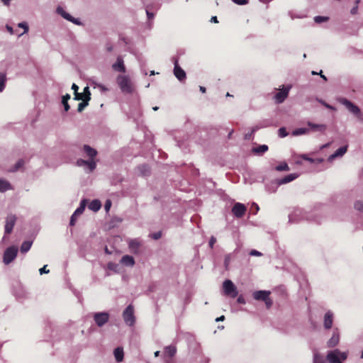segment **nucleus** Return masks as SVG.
Instances as JSON below:
<instances>
[{
	"label": "nucleus",
	"mask_w": 363,
	"mask_h": 363,
	"mask_svg": "<svg viewBox=\"0 0 363 363\" xmlns=\"http://www.w3.org/2000/svg\"><path fill=\"white\" fill-rule=\"evenodd\" d=\"M24 164V161L23 160H19L13 166V167L11 169L12 172H16Z\"/></svg>",
	"instance_id": "37998d69"
},
{
	"label": "nucleus",
	"mask_w": 363,
	"mask_h": 363,
	"mask_svg": "<svg viewBox=\"0 0 363 363\" xmlns=\"http://www.w3.org/2000/svg\"><path fill=\"white\" fill-rule=\"evenodd\" d=\"M94 88L99 89L101 92H105L108 90V89L105 86L104 84L97 83V82H93Z\"/></svg>",
	"instance_id": "ea45409f"
},
{
	"label": "nucleus",
	"mask_w": 363,
	"mask_h": 363,
	"mask_svg": "<svg viewBox=\"0 0 363 363\" xmlns=\"http://www.w3.org/2000/svg\"><path fill=\"white\" fill-rule=\"evenodd\" d=\"M6 80V74L4 73H0V92H2L5 88V82Z\"/></svg>",
	"instance_id": "e433bc0d"
},
{
	"label": "nucleus",
	"mask_w": 363,
	"mask_h": 363,
	"mask_svg": "<svg viewBox=\"0 0 363 363\" xmlns=\"http://www.w3.org/2000/svg\"><path fill=\"white\" fill-rule=\"evenodd\" d=\"M77 218V216L73 213L70 218V222H69L70 225H74Z\"/></svg>",
	"instance_id": "6e6d98bb"
},
{
	"label": "nucleus",
	"mask_w": 363,
	"mask_h": 363,
	"mask_svg": "<svg viewBox=\"0 0 363 363\" xmlns=\"http://www.w3.org/2000/svg\"><path fill=\"white\" fill-rule=\"evenodd\" d=\"M264 301L265 305H266L267 308H269L272 306V303H273V301L269 298V296H268V298L265 301Z\"/></svg>",
	"instance_id": "3c124183"
},
{
	"label": "nucleus",
	"mask_w": 363,
	"mask_h": 363,
	"mask_svg": "<svg viewBox=\"0 0 363 363\" xmlns=\"http://www.w3.org/2000/svg\"><path fill=\"white\" fill-rule=\"evenodd\" d=\"M216 242V238L214 236H211L209 240V247L212 249L215 242Z\"/></svg>",
	"instance_id": "5fc2aeb1"
},
{
	"label": "nucleus",
	"mask_w": 363,
	"mask_h": 363,
	"mask_svg": "<svg viewBox=\"0 0 363 363\" xmlns=\"http://www.w3.org/2000/svg\"><path fill=\"white\" fill-rule=\"evenodd\" d=\"M121 263L127 267H133L135 264L134 258L130 255H124L121 259Z\"/></svg>",
	"instance_id": "b1692460"
},
{
	"label": "nucleus",
	"mask_w": 363,
	"mask_h": 363,
	"mask_svg": "<svg viewBox=\"0 0 363 363\" xmlns=\"http://www.w3.org/2000/svg\"><path fill=\"white\" fill-rule=\"evenodd\" d=\"M347 352H341L338 349L330 350L326 355V359L329 363H342L347 358Z\"/></svg>",
	"instance_id": "f03ea898"
},
{
	"label": "nucleus",
	"mask_w": 363,
	"mask_h": 363,
	"mask_svg": "<svg viewBox=\"0 0 363 363\" xmlns=\"http://www.w3.org/2000/svg\"><path fill=\"white\" fill-rule=\"evenodd\" d=\"M33 244L32 241L26 240L24 241L21 246V252L26 253L31 247Z\"/></svg>",
	"instance_id": "2f4dec72"
},
{
	"label": "nucleus",
	"mask_w": 363,
	"mask_h": 363,
	"mask_svg": "<svg viewBox=\"0 0 363 363\" xmlns=\"http://www.w3.org/2000/svg\"><path fill=\"white\" fill-rule=\"evenodd\" d=\"M72 89L74 91V99L77 101H79L82 99V96L79 95V93L78 92L79 86L76 84H73L72 85Z\"/></svg>",
	"instance_id": "f704fd0d"
},
{
	"label": "nucleus",
	"mask_w": 363,
	"mask_h": 363,
	"mask_svg": "<svg viewBox=\"0 0 363 363\" xmlns=\"http://www.w3.org/2000/svg\"><path fill=\"white\" fill-rule=\"evenodd\" d=\"M298 176H299V174H296V173H292V174H288V175L285 176L284 177H283L282 179H279L277 181V184L279 185L287 184L289 182L294 181L296 178H298Z\"/></svg>",
	"instance_id": "4be33fe9"
},
{
	"label": "nucleus",
	"mask_w": 363,
	"mask_h": 363,
	"mask_svg": "<svg viewBox=\"0 0 363 363\" xmlns=\"http://www.w3.org/2000/svg\"><path fill=\"white\" fill-rule=\"evenodd\" d=\"M111 206V201L110 200H107L104 205V208H105L106 211L108 212L110 210Z\"/></svg>",
	"instance_id": "864d4df0"
},
{
	"label": "nucleus",
	"mask_w": 363,
	"mask_h": 363,
	"mask_svg": "<svg viewBox=\"0 0 363 363\" xmlns=\"http://www.w3.org/2000/svg\"><path fill=\"white\" fill-rule=\"evenodd\" d=\"M339 101L346 106L348 111L355 115L357 117L361 116V111L358 106L352 104L351 101L347 100V99L342 98L339 100Z\"/></svg>",
	"instance_id": "0eeeda50"
},
{
	"label": "nucleus",
	"mask_w": 363,
	"mask_h": 363,
	"mask_svg": "<svg viewBox=\"0 0 363 363\" xmlns=\"http://www.w3.org/2000/svg\"><path fill=\"white\" fill-rule=\"evenodd\" d=\"M56 13L61 16L63 18L67 21L72 22V23L81 26L82 23L79 19L72 17L69 13H67L62 6H59L56 9Z\"/></svg>",
	"instance_id": "423d86ee"
},
{
	"label": "nucleus",
	"mask_w": 363,
	"mask_h": 363,
	"mask_svg": "<svg viewBox=\"0 0 363 363\" xmlns=\"http://www.w3.org/2000/svg\"><path fill=\"white\" fill-rule=\"evenodd\" d=\"M116 82L123 93L130 94L133 91V84L129 77L119 75L116 79Z\"/></svg>",
	"instance_id": "f257e3e1"
},
{
	"label": "nucleus",
	"mask_w": 363,
	"mask_h": 363,
	"mask_svg": "<svg viewBox=\"0 0 363 363\" xmlns=\"http://www.w3.org/2000/svg\"><path fill=\"white\" fill-rule=\"evenodd\" d=\"M333 323V313L331 311H328L324 316V328L325 329H330Z\"/></svg>",
	"instance_id": "6ab92c4d"
},
{
	"label": "nucleus",
	"mask_w": 363,
	"mask_h": 363,
	"mask_svg": "<svg viewBox=\"0 0 363 363\" xmlns=\"http://www.w3.org/2000/svg\"><path fill=\"white\" fill-rule=\"evenodd\" d=\"M109 319V314L106 312L96 313L94 315V320L99 327L104 325Z\"/></svg>",
	"instance_id": "6e6552de"
},
{
	"label": "nucleus",
	"mask_w": 363,
	"mask_h": 363,
	"mask_svg": "<svg viewBox=\"0 0 363 363\" xmlns=\"http://www.w3.org/2000/svg\"><path fill=\"white\" fill-rule=\"evenodd\" d=\"M354 208L361 212H363V201H357L354 204Z\"/></svg>",
	"instance_id": "49530a36"
},
{
	"label": "nucleus",
	"mask_w": 363,
	"mask_h": 363,
	"mask_svg": "<svg viewBox=\"0 0 363 363\" xmlns=\"http://www.w3.org/2000/svg\"><path fill=\"white\" fill-rule=\"evenodd\" d=\"M76 163L79 167H86L88 169L89 172H93L96 167V163L94 160L89 159L88 160H84L82 159H79Z\"/></svg>",
	"instance_id": "9d476101"
},
{
	"label": "nucleus",
	"mask_w": 363,
	"mask_h": 363,
	"mask_svg": "<svg viewBox=\"0 0 363 363\" xmlns=\"http://www.w3.org/2000/svg\"><path fill=\"white\" fill-rule=\"evenodd\" d=\"M330 144H331V143H328L326 144H324L322 146H320V149L323 150L324 148H327V147H328L330 145Z\"/></svg>",
	"instance_id": "338daca9"
},
{
	"label": "nucleus",
	"mask_w": 363,
	"mask_h": 363,
	"mask_svg": "<svg viewBox=\"0 0 363 363\" xmlns=\"http://www.w3.org/2000/svg\"><path fill=\"white\" fill-rule=\"evenodd\" d=\"M113 69L118 72H125V67L124 65L123 60L121 57H118L116 63H114L112 66Z\"/></svg>",
	"instance_id": "5701e85b"
},
{
	"label": "nucleus",
	"mask_w": 363,
	"mask_h": 363,
	"mask_svg": "<svg viewBox=\"0 0 363 363\" xmlns=\"http://www.w3.org/2000/svg\"><path fill=\"white\" fill-rule=\"evenodd\" d=\"M233 1L238 5H244L247 4V0H233Z\"/></svg>",
	"instance_id": "13d9d810"
},
{
	"label": "nucleus",
	"mask_w": 363,
	"mask_h": 363,
	"mask_svg": "<svg viewBox=\"0 0 363 363\" xmlns=\"http://www.w3.org/2000/svg\"><path fill=\"white\" fill-rule=\"evenodd\" d=\"M83 150L90 160H94L97 155V151L88 145H84L83 146Z\"/></svg>",
	"instance_id": "393cba45"
},
{
	"label": "nucleus",
	"mask_w": 363,
	"mask_h": 363,
	"mask_svg": "<svg viewBox=\"0 0 363 363\" xmlns=\"http://www.w3.org/2000/svg\"><path fill=\"white\" fill-rule=\"evenodd\" d=\"M301 157L303 160H307V161H308L310 162H314L313 159L308 157L306 155H302Z\"/></svg>",
	"instance_id": "bf43d9fd"
},
{
	"label": "nucleus",
	"mask_w": 363,
	"mask_h": 363,
	"mask_svg": "<svg viewBox=\"0 0 363 363\" xmlns=\"http://www.w3.org/2000/svg\"><path fill=\"white\" fill-rule=\"evenodd\" d=\"M251 208L252 209L255 208V213H257L258 212L259 209L258 205L257 203H252Z\"/></svg>",
	"instance_id": "e2e57ef3"
},
{
	"label": "nucleus",
	"mask_w": 363,
	"mask_h": 363,
	"mask_svg": "<svg viewBox=\"0 0 363 363\" xmlns=\"http://www.w3.org/2000/svg\"><path fill=\"white\" fill-rule=\"evenodd\" d=\"M174 74L175 77L179 80L182 81L186 79L185 72L178 65L177 61L174 62Z\"/></svg>",
	"instance_id": "a211bd4d"
},
{
	"label": "nucleus",
	"mask_w": 363,
	"mask_h": 363,
	"mask_svg": "<svg viewBox=\"0 0 363 363\" xmlns=\"http://www.w3.org/2000/svg\"><path fill=\"white\" fill-rule=\"evenodd\" d=\"M246 211V207L244 204L240 203H236L233 208L232 212L234 214V216L237 218H241L244 216Z\"/></svg>",
	"instance_id": "f8f14e48"
},
{
	"label": "nucleus",
	"mask_w": 363,
	"mask_h": 363,
	"mask_svg": "<svg viewBox=\"0 0 363 363\" xmlns=\"http://www.w3.org/2000/svg\"><path fill=\"white\" fill-rule=\"evenodd\" d=\"M70 99V95L69 94H65L62 98V104L64 106V108L65 111H68L70 108V106L68 104V100Z\"/></svg>",
	"instance_id": "72a5a7b5"
},
{
	"label": "nucleus",
	"mask_w": 363,
	"mask_h": 363,
	"mask_svg": "<svg viewBox=\"0 0 363 363\" xmlns=\"http://www.w3.org/2000/svg\"><path fill=\"white\" fill-rule=\"evenodd\" d=\"M237 301H238V303H242V304H244L245 303V298L242 296H240L237 298Z\"/></svg>",
	"instance_id": "680f3d73"
},
{
	"label": "nucleus",
	"mask_w": 363,
	"mask_h": 363,
	"mask_svg": "<svg viewBox=\"0 0 363 363\" xmlns=\"http://www.w3.org/2000/svg\"><path fill=\"white\" fill-rule=\"evenodd\" d=\"M253 134H254V133H252L251 130L250 132L245 133L244 135L245 140H250L252 139Z\"/></svg>",
	"instance_id": "8fccbe9b"
},
{
	"label": "nucleus",
	"mask_w": 363,
	"mask_h": 363,
	"mask_svg": "<svg viewBox=\"0 0 363 363\" xmlns=\"http://www.w3.org/2000/svg\"><path fill=\"white\" fill-rule=\"evenodd\" d=\"M291 86L286 87L277 92L274 95V99L277 104H281L287 98Z\"/></svg>",
	"instance_id": "4468645a"
},
{
	"label": "nucleus",
	"mask_w": 363,
	"mask_h": 363,
	"mask_svg": "<svg viewBox=\"0 0 363 363\" xmlns=\"http://www.w3.org/2000/svg\"><path fill=\"white\" fill-rule=\"evenodd\" d=\"M146 13H147V18H148L149 19L152 18H153V16H154L153 13H150V12L149 11H147V10L146 11Z\"/></svg>",
	"instance_id": "69168bd1"
},
{
	"label": "nucleus",
	"mask_w": 363,
	"mask_h": 363,
	"mask_svg": "<svg viewBox=\"0 0 363 363\" xmlns=\"http://www.w3.org/2000/svg\"><path fill=\"white\" fill-rule=\"evenodd\" d=\"M268 126H269V123L267 121H263L260 122L259 124L252 127L250 130L255 133L256 131H257L260 128H266Z\"/></svg>",
	"instance_id": "7c9ffc66"
},
{
	"label": "nucleus",
	"mask_w": 363,
	"mask_h": 363,
	"mask_svg": "<svg viewBox=\"0 0 363 363\" xmlns=\"http://www.w3.org/2000/svg\"><path fill=\"white\" fill-rule=\"evenodd\" d=\"M123 318L125 323L129 325L133 326L135 324L134 308L132 305H129L123 313Z\"/></svg>",
	"instance_id": "39448f33"
},
{
	"label": "nucleus",
	"mask_w": 363,
	"mask_h": 363,
	"mask_svg": "<svg viewBox=\"0 0 363 363\" xmlns=\"http://www.w3.org/2000/svg\"><path fill=\"white\" fill-rule=\"evenodd\" d=\"M139 172H140L141 175L146 176L150 172L149 167L146 164L140 165L138 167Z\"/></svg>",
	"instance_id": "c9c22d12"
},
{
	"label": "nucleus",
	"mask_w": 363,
	"mask_h": 363,
	"mask_svg": "<svg viewBox=\"0 0 363 363\" xmlns=\"http://www.w3.org/2000/svg\"><path fill=\"white\" fill-rule=\"evenodd\" d=\"M309 133V129L306 128H299L297 129H295L292 132L293 136H298L304 134H307Z\"/></svg>",
	"instance_id": "473e14b6"
},
{
	"label": "nucleus",
	"mask_w": 363,
	"mask_h": 363,
	"mask_svg": "<svg viewBox=\"0 0 363 363\" xmlns=\"http://www.w3.org/2000/svg\"><path fill=\"white\" fill-rule=\"evenodd\" d=\"M357 9H358V8H357V6H355V7H354V8H352V9H351V13H352V14H355V13H357Z\"/></svg>",
	"instance_id": "774afa93"
},
{
	"label": "nucleus",
	"mask_w": 363,
	"mask_h": 363,
	"mask_svg": "<svg viewBox=\"0 0 363 363\" xmlns=\"http://www.w3.org/2000/svg\"><path fill=\"white\" fill-rule=\"evenodd\" d=\"M308 126L313 131H318L324 133L327 129V125L325 124H316L311 121L307 122Z\"/></svg>",
	"instance_id": "aec40b11"
},
{
	"label": "nucleus",
	"mask_w": 363,
	"mask_h": 363,
	"mask_svg": "<svg viewBox=\"0 0 363 363\" xmlns=\"http://www.w3.org/2000/svg\"><path fill=\"white\" fill-rule=\"evenodd\" d=\"M223 289L225 295L235 298L238 296V291L235 285L231 280L226 279L223 283Z\"/></svg>",
	"instance_id": "20e7f679"
},
{
	"label": "nucleus",
	"mask_w": 363,
	"mask_h": 363,
	"mask_svg": "<svg viewBox=\"0 0 363 363\" xmlns=\"http://www.w3.org/2000/svg\"><path fill=\"white\" fill-rule=\"evenodd\" d=\"M86 201L85 199L81 201L79 206L74 212L75 216H79L82 214L86 207Z\"/></svg>",
	"instance_id": "c756f323"
},
{
	"label": "nucleus",
	"mask_w": 363,
	"mask_h": 363,
	"mask_svg": "<svg viewBox=\"0 0 363 363\" xmlns=\"http://www.w3.org/2000/svg\"><path fill=\"white\" fill-rule=\"evenodd\" d=\"M46 267H47V265H45L39 269V272L40 274H47L49 272V270H47Z\"/></svg>",
	"instance_id": "4d7b16f0"
},
{
	"label": "nucleus",
	"mask_w": 363,
	"mask_h": 363,
	"mask_svg": "<svg viewBox=\"0 0 363 363\" xmlns=\"http://www.w3.org/2000/svg\"><path fill=\"white\" fill-rule=\"evenodd\" d=\"M6 30L11 33V34H13L14 33V31H13V29L11 26H9V25H6Z\"/></svg>",
	"instance_id": "0e129e2a"
},
{
	"label": "nucleus",
	"mask_w": 363,
	"mask_h": 363,
	"mask_svg": "<svg viewBox=\"0 0 363 363\" xmlns=\"http://www.w3.org/2000/svg\"><path fill=\"white\" fill-rule=\"evenodd\" d=\"M81 100L82 101L78 104V112H82L89 105V101L91 100V92L89 86L84 87V96H82Z\"/></svg>",
	"instance_id": "1a4fd4ad"
},
{
	"label": "nucleus",
	"mask_w": 363,
	"mask_h": 363,
	"mask_svg": "<svg viewBox=\"0 0 363 363\" xmlns=\"http://www.w3.org/2000/svg\"><path fill=\"white\" fill-rule=\"evenodd\" d=\"M177 349L174 346H168L164 348V359L166 363H169L172 359L176 354Z\"/></svg>",
	"instance_id": "2eb2a0df"
},
{
	"label": "nucleus",
	"mask_w": 363,
	"mask_h": 363,
	"mask_svg": "<svg viewBox=\"0 0 363 363\" xmlns=\"http://www.w3.org/2000/svg\"><path fill=\"white\" fill-rule=\"evenodd\" d=\"M16 221V216L13 214H9L6 218L5 224V234H10L15 225Z\"/></svg>",
	"instance_id": "9b49d317"
},
{
	"label": "nucleus",
	"mask_w": 363,
	"mask_h": 363,
	"mask_svg": "<svg viewBox=\"0 0 363 363\" xmlns=\"http://www.w3.org/2000/svg\"><path fill=\"white\" fill-rule=\"evenodd\" d=\"M250 255L251 256H258V257H259V256H262V254L260 252H259V251H257V250H252L250 251Z\"/></svg>",
	"instance_id": "603ef678"
},
{
	"label": "nucleus",
	"mask_w": 363,
	"mask_h": 363,
	"mask_svg": "<svg viewBox=\"0 0 363 363\" xmlns=\"http://www.w3.org/2000/svg\"><path fill=\"white\" fill-rule=\"evenodd\" d=\"M275 169L277 171H279V172L289 171V167L288 164L286 162H282L280 164L277 165L275 167Z\"/></svg>",
	"instance_id": "4c0bfd02"
},
{
	"label": "nucleus",
	"mask_w": 363,
	"mask_h": 363,
	"mask_svg": "<svg viewBox=\"0 0 363 363\" xmlns=\"http://www.w3.org/2000/svg\"><path fill=\"white\" fill-rule=\"evenodd\" d=\"M328 20V17L317 16L314 18V21L317 23H321Z\"/></svg>",
	"instance_id": "c03bdc74"
},
{
	"label": "nucleus",
	"mask_w": 363,
	"mask_h": 363,
	"mask_svg": "<svg viewBox=\"0 0 363 363\" xmlns=\"http://www.w3.org/2000/svg\"><path fill=\"white\" fill-rule=\"evenodd\" d=\"M141 246V242L138 239H130L128 241V248L130 252L133 254H138Z\"/></svg>",
	"instance_id": "dca6fc26"
},
{
	"label": "nucleus",
	"mask_w": 363,
	"mask_h": 363,
	"mask_svg": "<svg viewBox=\"0 0 363 363\" xmlns=\"http://www.w3.org/2000/svg\"><path fill=\"white\" fill-rule=\"evenodd\" d=\"M347 150V145L342 146L340 148H338L333 154L329 156L328 158V160L329 162H332L333 160H335L337 157H342Z\"/></svg>",
	"instance_id": "f3484780"
},
{
	"label": "nucleus",
	"mask_w": 363,
	"mask_h": 363,
	"mask_svg": "<svg viewBox=\"0 0 363 363\" xmlns=\"http://www.w3.org/2000/svg\"><path fill=\"white\" fill-rule=\"evenodd\" d=\"M18 26L19 28H23L24 31L23 33H21L18 35V36H21L23 35L24 33H28V30H29V28H28V23L26 22H21V23H19L18 24Z\"/></svg>",
	"instance_id": "a19ab883"
},
{
	"label": "nucleus",
	"mask_w": 363,
	"mask_h": 363,
	"mask_svg": "<svg viewBox=\"0 0 363 363\" xmlns=\"http://www.w3.org/2000/svg\"><path fill=\"white\" fill-rule=\"evenodd\" d=\"M18 254V247L16 246H11L6 249L3 255V262L8 265L11 263L16 257Z\"/></svg>",
	"instance_id": "7ed1b4c3"
},
{
	"label": "nucleus",
	"mask_w": 363,
	"mask_h": 363,
	"mask_svg": "<svg viewBox=\"0 0 363 363\" xmlns=\"http://www.w3.org/2000/svg\"><path fill=\"white\" fill-rule=\"evenodd\" d=\"M268 146L267 145H261L257 147H252V152L256 155H263L268 150Z\"/></svg>",
	"instance_id": "a878e982"
},
{
	"label": "nucleus",
	"mask_w": 363,
	"mask_h": 363,
	"mask_svg": "<svg viewBox=\"0 0 363 363\" xmlns=\"http://www.w3.org/2000/svg\"><path fill=\"white\" fill-rule=\"evenodd\" d=\"M313 363H326L323 357L318 353L313 354Z\"/></svg>",
	"instance_id": "58836bf2"
},
{
	"label": "nucleus",
	"mask_w": 363,
	"mask_h": 363,
	"mask_svg": "<svg viewBox=\"0 0 363 363\" xmlns=\"http://www.w3.org/2000/svg\"><path fill=\"white\" fill-rule=\"evenodd\" d=\"M340 342V333L337 328L334 329L332 337L327 342L328 347H335L339 344Z\"/></svg>",
	"instance_id": "ddd939ff"
},
{
	"label": "nucleus",
	"mask_w": 363,
	"mask_h": 363,
	"mask_svg": "<svg viewBox=\"0 0 363 363\" xmlns=\"http://www.w3.org/2000/svg\"><path fill=\"white\" fill-rule=\"evenodd\" d=\"M11 189V186L6 180L0 179V191L4 192Z\"/></svg>",
	"instance_id": "c85d7f7f"
},
{
	"label": "nucleus",
	"mask_w": 363,
	"mask_h": 363,
	"mask_svg": "<svg viewBox=\"0 0 363 363\" xmlns=\"http://www.w3.org/2000/svg\"><path fill=\"white\" fill-rule=\"evenodd\" d=\"M115 359L116 362H120L123 359V348L117 347L113 352Z\"/></svg>",
	"instance_id": "cd10ccee"
},
{
	"label": "nucleus",
	"mask_w": 363,
	"mask_h": 363,
	"mask_svg": "<svg viewBox=\"0 0 363 363\" xmlns=\"http://www.w3.org/2000/svg\"><path fill=\"white\" fill-rule=\"evenodd\" d=\"M101 203L98 199H94V200L91 201L88 206V208L90 210H91L94 212L98 211L101 208Z\"/></svg>",
	"instance_id": "bb28decb"
},
{
	"label": "nucleus",
	"mask_w": 363,
	"mask_h": 363,
	"mask_svg": "<svg viewBox=\"0 0 363 363\" xmlns=\"http://www.w3.org/2000/svg\"><path fill=\"white\" fill-rule=\"evenodd\" d=\"M270 291H256L253 293V298L257 301H265L269 296Z\"/></svg>",
	"instance_id": "412c9836"
},
{
	"label": "nucleus",
	"mask_w": 363,
	"mask_h": 363,
	"mask_svg": "<svg viewBox=\"0 0 363 363\" xmlns=\"http://www.w3.org/2000/svg\"><path fill=\"white\" fill-rule=\"evenodd\" d=\"M278 135L280 138H284L288 135V132L285 128H280L278 130Z\"/></svg>",
	"instance_id": "a18cd8bd"
},
{
	"label": "nucleus",
	"mask_w": 363,
	"mask_h": 363,
	"mask_svg": "<svg viewBox=\"0 0 363 363\" xmlns=\"http://www.w3.org/2000/svg\"><path fill=\"white\" fill-rule=\"evenodd\" d=\"M230 262V255H227L225 257V260H224V265H225V267L226 269H228Z\"/></svg>",
	"instance_id": "09e8293b"
},
{
	"label": "nucleus",
	"mask_w": 363,
	"mask_h": 363,
	"mask_svg": "<svg viewBox=\"0 0 363 363\" xmlns=\"http://www.w3.org/2000/svg\"><path fill=\"white\" fill-rule=\"evenodd\" d=\"M318 101H319L321 104H323L325 107H326L327 108H328V109L333 110V111L336 110V109H335V108L334 106H331V105H330V104H327L325 101H323V100H321V99H318Z\"/></svg>",
	"instance_id": "de8ad7c7"
},
{
	"label": "nucleus",
	"mask_w": 363,
	"mask_h": 363,
	"mask_svg": "<svg viewBox=\"0 0 363 363\" xmlns=\"http://www.w3.org/2000/svg\"><path fill=\"white\" fill-rule=\"evenodd\" d=\"M161 235V233L158 232L152 235V238L155 240H158L159 238H160Z\"/></svg>",
	"instance_id": "052dcab7"
},
{
	"label": "nucleus",
	"mask_w": 363,
	"mask_h": 363,
	"mask_svg": "<svg viewBox=\"0 0 363 363\" xmlns=\"http://www.w3.org/2000/svg\"><path fill=\"white\" fill-rule=\"evenodd\" d=\"M107 268L109 270L113 271L115 272H118V264L113 262H108L107 264Z\"/></svg>",
	"instance_id": "79ce46f5"
}]
</instances>
